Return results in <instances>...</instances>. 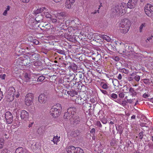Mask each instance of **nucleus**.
<instances>
[{
  "label": "nucleus",
  "instance_id": "nucleus-1",
  "mask_svg": "<svg viewBox=\"0 0 153 153\" xmlns=\"http://www.w3.org/2000/svg\"><path fill=\"white\" fill-rule=\"evenodd\" d=\"M131 26V22L129 19L124 18L121 20L119 25L120 32L122 33H126L128 31Z\"/></svg>",
  "mask_w": 153,
  "mask_h": 153
},
{
  "label": "nucleus",
  "instance_id": "nucleus-2",
  "mask_svg": "<svg viewBox=\"0 0 153 153\" xmlns=\"http://www.w3.org/2000/svg\"><path fill=\"white\" fill-rule=\"evenodd\" d=\"M127 9L126 4L123 2L121 4L115 5L113 7V12L116 14L123 15L126 13Z\"/></svg>",
  "mask_w": 153,
  "mask_h": 153
},
{
  "label": "nucleus",
  "instance_id": "nucleus-3",
  "mask_svg": "<svg viewBox=\"0 0 153 153\" xmlns=\"http://www.w3.org/2000/svg\"><path fill=\"white\" fill-rule=\"evenodd\" d=\"M36 13H42V14L45 16V17L47 18H51L52 17L48 9L45 7H42L39 9H38L36 10Z\"/></svg>",
  "mask_w": 153,
  "mask_h": 153
},
{
  "label": "nucleus",
  "instance_id": "nucleus-4",
  "mask_svg": "<svg viewBox=\"0 0 153 153\" xmlns=\"http://www.w3.org/2000/svg\"><path fill=\"white\" fill-rule=\"evenodd\" d=\"M34 96L33 93H29L25 97V102L27 106H30L33 103Z\"/></svg>",
  "mask_w": 153,
  "mask_h": 153
},
{
  "label": "nucleus",
  "instance_id": "nucleus-5",
  "mask_svg": "<svg viewBox=\"0 0 153 153\" xmlns=\"http://www.w3.org/2000/svg\"><path fill=\"white\" fill-rule=\"evenodd\" d=\"M144 11L146 14L149 17H151L153 14V5L147 4L144 7Z\"/></svg>",
  "mask_w": 153,
  "mask_h": 153
},
{
  "label": "nucleus",
  "instance_id": "nucleus-6",
  "mask_svg": "<svg viewBox=\"0 0 153 153\" xmlns=\"http://www.w3.org/2000/svg\"><path fill=\"white\" fill-rule=\"evenodd\" d=\"M65 13L64 12H62L59 13L57 14V18L60 21H59V23L60 24H62L65 23L66 25L68 26L69 25V23L71 21L70 20H65V19L63 20V21L62 22V20L63 19V17L65 16Z\"/></svg>",
  "mask_w": 153,
  "mask_h": 153
},
{
  "label": "nucleus",
  "instance_id": "nucleus-7",
  "mask_svg": "<svg viewBox=\"0 0 153 153\" xmlns=\"http://www.w3.org/2000/svg\"><path fill=\"white\" fill-rule=\"evenodd\" d=\"M59 110L52 106L50 110V114L54 118L59 117L61 113L59 112Z\"/></svg>",
  "mask_w": 153,
  "mask_h": 153
},
{
  "label": "nucleus",
  "instance_id": "nucleus-8",
  "mask_svg": "<svg viewBox=\"0 0 153 153\" xmlns=\"http://www.w3.org/2000/svg\"><path fill=\"white\" fill-rule=\"evenodd\" d=\"M71 100L76 104L83 105V103L85 100V97H84L82 98L80 96L78 95L76 96V97H74L73 98H72Z\"/></svg>",
  "mask_w": 153,
  "mask_h": 153
},
{
  "label": "nucleus",
  "instance_id": "nucleus-9",
  "mask_svg": "<svg viewBox=\"0 0 153 153\" xmlns=\"http://www.w3.org/2000/svg\"><path fill=\"white\" fill-rule=\"evenodd\" d=\"M5 118L7 123L11 124L12 123L13 120V116L10 112L8 111L6 112Z\"/></svg>",
  "mask_w": 153,
  "mask_h": 153
},
{
  "label": "nucleus",
  "instance_id": "nucleus-10",
  "mask_svg": "<svg viewBox=\"0 0 153 153\" xmlns=\"http://www.w3.org/2000/svg\"><path fill=\"white\" fill-rule=\"evenodd\" d=\"M29 59L30 60L31 62H32L33 60H37L39 59L40 55L38 53L33 52H29Z\"/></svg>",
  "mask_w": 153,
  "mask_h": 153
},
{
  "label": "nucleus",
  "instance_id": "nucleus-11",
  "mask_svg": "<svg viewBox=\"0 0 153 153\" xmlns=\"http://www.w3.org/2000/svg\"><path fill=\"white\" fill-rule=\"evenodd\" d=\"M23 66L26 65L30 64V59L29 53L27 55H23Z\"/></svg>",
  "mask_w": 153,
  "mask_h": 153
},
{
  "label": "nucleus",
  "instance_id": "nucleus-12",
  "mask_svg": "<svg viewBox=\"0 0 153 153\" xmlns=\"http://www.w3.org/2000/svg\"><path fill=\"white\" fill-rule=\"evenodd\" d=\"M20 116L21 119L24 120H27L29 117V113L25 110H22L20 112Z\"/></svg>",
  "mask_w": 153,
  "mask_h": 153
},
{
  "label": "nucleus",
  "instance_id": "nucleus-13",
  "mask_svg": "<svg viewBox=\"0 0 153 153\" xmlns=\"http://www.w3.org/2000/svg\"><path fill=\"white\" fill-rule=\"evenodd\" d=\"M137 0H129L128 2L127 7L130 9L135 7Z\"/></svg>",
  "mask_w": 153,
  "mask_h": 153
},
{
  "label": "nucleus",
  "instance_id": "nucleus-14",
  "mask_svg": "<svg viewBox=\"0 0 153 153\" xmlns=\"http://www.w3.org/2000/svg\"><path fill=\"white\" fill-rule=\"evenodd\" d=\"M76 0H66L65 7L68 9H70Z\"/></svg>",
  "mask_w": 153,
  "mask_h": 153
},
{
  "label": "nucleus",
  "instance_id": "nucleus-15",
  "mask_svg": "<svg viewBox=\"0 0 153 153\" xmlns=\"http://www.w3.org/2000/svg\"><path fill=\"white\" fill-rule=\"evenodd\" d=\"M38 100L39 102L42 104L46 102L47 100V97L44 94H40L38 97Z\"/></svg>",
  "mask_w": 153,
  "mask_h": 153
},
{
  "label": "nucleus",
  "instance_id": "nucleus-16",
  "mask_svg": "<svg viewBox=\"0 0 153 153\" xmlns=\"http://www.w3.org/2000/svg\"><path fill=\"white\" fill-rule=\"evenodd\" d=\"M91 55H92V60H94L95 62H98L99 60H100L101 58V55L99 54L98 52L97 53H92Z\"/></svg>",
  "mask_w": 153,
  "mask_h": 153
},
{
  "label": "nucleus",
  "instance_id": "nucleus-17",
  "mask_svg": "<svg viewBox=\"0 0 153 153\" xmlns=\"http://www.w3.org/2000/svg\"><path fill=\"white\" fill-rule=\"evenodd\" d=\"M62 88V86H61L60 85H58L55 90L56 92V95L57 96L61 97L63 95V93L62 91L63 90Z\"/></svg>",
  "mask_w": 153,
  "mask_h": 153
},
{
  "label": "nucleus",
  "instance_id": "nucleus-18",
  "mask_svg": "<svg viewBox=\"0 0 153 153\" xmlns=\"http://www.w3.org/2000/svg\"><path fill=\"white\" fill-rule=\"evenodd\" d=\"M72 118L75 115L76 112V108L75 107H71L68 108Z\"/></svg>",
  "mask_w": 153,
  "mask_h": 153
},
{
  "label": "nucleus",
  "instance_id": "nucleus-19",
  "mask_svg": "<svg viewBox=\"0 0 153 153\" xmlns=\"http://www.w3.org/2000/svg\"><path fill=\"white\" fill-rule=\"evenodd\" d=\"M15 63L17 66H23V56L19 57L15 60Z\"/></svg>",
  "mask_w": 153,
  "mask_h": 153
},
{
  "label": "nucleus",
  "instance_id": "nucleus-20",
  "mask_svg": "<svg viewBox=\"0 0 153 153\" xmlns=\"http://www.w3.org/2000/svg\"><path fill=\"white\" fill-rule=\"evenodd\" d=\"M73 120V123L74 124H77L80 123L81 120L79 117L76 115L72 118Z\"/></svg>",
  "mask_w": 153,
  "mask_h": 153
},
{
  "label": "nucleus",
  "instance_id": "nucleus-21",
  "mask_svg": "<svg viewBox=\"0 0 153 153\" xmlns=\"http://www.w3.org/2000/svg\"><path fill=\"white\" fill-rule=\"evenodd\" d=\"M39 27L41 29L45 30H49L51 28L50 24H49V23L44 25H42V24H40L39 25Z\"/></svg>",
  "mask_w": 153,
  "mask_h": 153
},
{
  "label": "nucleus",
  "instance_id": "nucleus-22",
  "mask_svg": "<svg viewBox=\"0 0 153 153\" xmlns=\"http://www.w3.org/2000/svg\"><path fill=\"white\" fill-rule=\"evenodd\" d=\"M74 22H76V21H77L79 23H77V24H76V23H75V24L76 25H77L78 26H76V27H70L69 28V29L70 30H71H71H72V29H73L74 30H80L81 27H80V25H79L80 22L79 21V19H75L74 20Z\"/></svg>",
  "mask_w": 153,
  "mask_h": 153
},
{
  "label": "nucleus",
  "instance_id": "nucleus-23",
  "mask_svg": "<svg viewBox=\"0 0 153 153\" xmlns=\"http://www.w3.org/2000/svg\"><path fill=\"white\" fill-rule=\"evenodd\" d=\"M83 105L84 106V109H85V108H87L88 110H90L91 106L90 103L87 102V100L85 97V100L83 103Z\"/></svg>",
  "mask_w": 153,
  "mask_h": 153
},
{
  "label": "nucleus",
  "instance_id": "nucleus-24",
  "mask_svg": "<svg viewBox=\"0 0 153 153\" xmlns=\"http://www.w3.org/2000/svg\"><path fill=\"white\" fill-rule=\"evenodd\" d=\"M64 117L65 119H69V120H70L71 121L72 120V117H71L69 112L68 111V109L67 111L64 113Z\"/></svg>",
  "mask_w": 153,
  "mask_h": 153
},
{
  "label": "nucleus",
  "instance_id": "nucleus-25",
  "mask_svg": "<svg viewBox=\"0 0 153 153\" xmlns=\"http://www.w3.org/2000/svg\"><path fill=\"white\" fill-rule=\"evenodd\" d=\"M16 153H27V150L22 147H19L16 149Z\"/></svg>",
  "mask_w": 153,
  "mask_h": 153
},
{
  "label": "nucleus",
  "instance_id": "nucleus-26",
  "mask_svg": "<svg viewBox=\"0 0 153 153\" xmlns=\"http://www.w3.org/2000/svg\"><path fill=\"white\" fill-rule=\"evenodd\" d=\"M74 78L76 80L79 79V81H81L83 79V74L81 73L78 72L76 74Z\"/></svg>",
  "mask_w": 153,
  "mask_h": 153
},
{
  "label": "nucleus",
  "instance_id": "nucleus-27",
  "mask_svg": "<svg viewBox=\"0 0 153 153\" xmlns=\"http://www.w3.org/2000/svg\"><path fill=\"white\" fill-rule=\"evenodd\" d=\"M75 147L73 146L68 147L66 149L67 153H75Z\"/></svg>",
  "mask_w": 153,
  "mask_h": 153
},
{
  "label": "nucleus",
  "instance_id": "nucleus-28",
  "mask_svg": "<svg viewBox=\"0 0 153 153\" xmlns=\"http://www.w3.org/2000/svg\"><path fill=\"white\" fill-rule=\"evenodd\" d=\"M16 92V90L13 87H10L9 89L7 91V94H11L14 96L15 93Z\"/></svg>",
  "mask_w": 153,
  "mask_h": 153
},
{
  "label": "nucleus",
  "instance_id": "nucleus-29",
  "mask_svg": "<svg viewBox=\"0 0 153 153\" xmlns=\"http://www.w3.org/2000/svg\"><path fill=\"white\" fill-rule=\"evenodd\" d=\"M7 100L8 102H10L13 100L14 98V96L12 95V94L10 95V94H7Z\"/></svg>",
  "mask_w": 153,
  "mask_h": 153
},
{
  "label": "nucleus",
  "instance_id": "nucleus-30",
  "mask_svg": "<svg viewBox=\"0 0 153 153\" xmlns=\"http://www.w3.org/2000/svg\"><path fill=\"white\" fill-rule=\"evenodd\" d=\"M60 136H54L53 137L51 140V141H53V143H54L56 144H57V143L58 142H59L60 141Z\"/></svg>",
  "mask_w": 153,
  "mask_h": 153
},
{
  "label": "nucleus",
  "instance_id": "nucleus-31",
  "mask_svg": "<svg viewBox=\"0 0 153 153\" xmlns=\"http://www.w3.org/2000/svg\"><path fill=\"white\" fill-rule=\"evenodd\" d=\"M78 92L76 91L75 90H72L69 91V95H70L72 97V98L75 97V95L77 94Z\"/></svg>",
  "mask_w": 153,
  "mask_h": 153
},
{
  "label": "nucleus",
  "instance_id": "nucleus-32",
  "mask_svg": "<svg viewBox=\"0 0 153 153\" xmlns=\"http://www.w3.org/2000/svg\"><path fill=\"white\" fill-rule=\"evenodd\" d=\"M129 93L132 96H135L137 94L136 92L134 90V88H131L129 89Z\"/></svg>",
  "mask_w": 153,
  "mask_h": 153
},
{
  "label": "nucleus",
  "instance_id": "nucleus-33",
  "mask_svg": "<svg viewBox=\"0 0 153 153\" xmlns=\"http://www.w3.org/2000/svg\"><path fill=\"white\" fill-rule=\"evenodd\" d=\"M33 65L36 67H39L42 65V63L41 61L38 60H37L36 61L33 62Z\"/></svg>",
  "mask_w": 153,
  "mask_h": 153
},
{
  "label": "nucleus",
  "instance_id": "nucleus-34",
  "mask_svg": "<svg viewBox=\"0 0 153 153\" xmlns=\"http://www.w3.org/2000/svg\"><path fill=\"white\" fill-rule=\"evenodd\" d=\"M119 52L120 54H122L124 53H125L126 50L125 49V46L123 45V46H120L119 47Z\"/></svg>",
  "mask_w": 153,
  "mask_h": 153
},
{
  "label": "nucleus",
  "instance_id": "nucleus-35",
  "mask_svg": "<svg viewBox=\"0 0 153 153\" xmlns=\"http://www.w3.org/2000/svg\"><path fill=\"white\" fill-rule=\"evenodd\" d=\"M55 108H56L58 109L59 110V112H60L61 113V112L62 111V106L61 104H59V103H57L55 105H54L53 106Z\"/></svg>",
  "mask_w": 153,
  "mask_h": 153
},
{
  "label": "nucleus",
  "instance_id": "nucleus-36",
  "mask_svg": "<svg viewBox=\"0 0 153 153\" xmlns=\"http://www.w3.org/2000/svg\"><path fill=\"white\" fill-rule=\"evenodd\" d=\"M83 150L82 149L79 148V147H77V148H75V153H83Z\"/></svg>",
  "mask_w": 153,
  "mask_h": 153
},
{
  "label": "nucleus",
  "instance_id": "nucleus-37",
  "mask_svg": "<svg viewBox=\"0 0 153 153\" xmlns=\"http://www.w3.org/2000/svg\"><path fill=\"white\" fill-rule=\"evenodd\" d=\"M103 39L107 41L108 42H110L111 41V38L110 37L106 35H103L102 36Z\"/></svg>",
  "mask_w": 153,
  "mask_h": 153
},
{
  "label": "nucleus",
  "instance_id": "nucleus-38",
  "mask_svg": "<svg viewBox=\"0 0 153 153\" xmlns=\"http://www.w3.org/2000/svg\"><path fill=\"white\" fill-rule=\"evenodd\" d=\"M109 97L111 98V99H116L117 98V94L115 93H112L108 95Z\"/></svg>",
  "mask_w": 153,
  "mask_h": 153
},
{
  "label": "nucleus",
  "instance_id": "nucleus-39",
  "mask_svg": "<svg viewBox=\"0 0 153 153\" xmlns=\"http://www.w3.org/2000/svg\"><path fill=\"white\" fill-rule=\"evenodd\" d=\"M45 76H39L37 80V82H42L45 80Z\"/></svg>",
  "mask_w": 153,
  "mask_h": 153
},
{
  "label": "nucleus",
  "instance_id": "nucleus-40",
  "mask_svg": "<svg viewBox=\"0 0 153 153\" xmlns=\"http://www.w3.org/2000/svg\"><path fill=\"white\" fill-rule=\"evenodd\" d=\"M24 77L26 82H28L30 81V78L27 74H25Z\"/></svg>",
  "mask_w": 153,
  "mask_h": 153
},
{
  "label": "nucleus",
  "instance_id": "nucleus-41",
  "mask_svg": "<svg viewBox=\"0 0 153 153\" xmlns=\"http://www.w3.org/2000/svg\"><path fill=\"white\" fill-rule=\"evenodd\" d=\"M101 85L102 88L104 89H107L108 88V86L107 85V84L104 83L103 82H102L101 83Z\"/></svg>",
  "mask_w": 153,
  "mask_h": 153
},
{
  "label": "nucleus",
  "instance_id": "nucleus-42",
  "mask_svg": "<svg viewBox=\"0 0 153 153\" xmlns=\"http://www.w3.org/2000/svg\"><path fill=\"white\" fill-rule=\"evenodd\" d=\"M4 143V140L2 138H0V149L3 148Z\"/></svg>",
  "mask_w": 153,
  "mask_h": 153
},
{
  "label": "nucleus",
  "instance_id": "nucleus-43",
  "mask_svg": "<svg viewBox=\"0 0 153 153\" xmlns=\"http://www.w3.org/2000/svg\"><path fill=\"white\" fill-rule=\"evenodd\" d=\"M102 4L101 3L100 4V5L99 6L98 9H97V10H95V11L94 12H91V14H96V13H99L100 12H99V9H100V7H101V6H102Z\"/></svg>",
  "mask_w": 153,
  "mask_h": 153
},
{
  "label": "nucleus",
  "instance_id": "nucleus-44",
  "mask_svg": "<svg viewBox=\"0 0 153 153\" xmlns=\"http://www.w3.org/2000/svg\"><path fill=\"white\" fill-rule=\"evenodd\" d=\"M100 120L103 124H106L107 123V120L104 117L101 119Z\"/></svg>",
  "mask_w": 153,
  "mask_h": 153
},
{
  "label": "nucleus",
  "instance_id": "nucleus-45",
  "mask_svg": "<svg viewBox=\"0 0 153 153\" xmlns=\"http://www.w3.org/2000/svg\"><path fill=\"white\" fill-rule=\"evenodd\" d=\"M146 24L145 23H143L142 25H140V32H142V30L143 27H146Z\"/></svg>",
  "mask_w": 153,
  "mask_h": 153
},
{
  "label": "nucleus",
  "instance_id": "nucleus-46",
  "mask_svg": "<svg viewBox=\"0 0 153 153\" xmlns=\"http://www.w3.org/2000/svg\"><path fill=\"white\" fill-rule=\"evenodd\" d=\"M95 125L97 126L98 127L101 128L102 127V125L99 121H97L95 123Z\"/></svg>",
  "mask_w": 153,
  "mask_h": 153
},
{
  "label": "nucleus",
  "instance_id": "nucleus-47",
  "mask_svg": "<svg viewBox=\"0 0 153 153\" xmlns=\"http://www.w3.org/2000/svg\"><path fill=\"white\" fill-rule=\"evenodd\" d=\"M128 70L125 68H122L121 69V72L123 73H124L125 74H128Z\"/></svg>",
  "mask_w": 153,
  "mask_h": 153
},
{
  "label": "nucleus",
  "instance_id": "nucleus-48",
  "mask_svg": "<svg viewBox=\"0 0 153 153\" xmlns=\"http://www.w3.org/2000/svg\"><path fill=\"white\" fill-rule=\"evenodd\" d=\"M134 78L136 81L138 82L140 80V77L139 76L136 75V74Z\"/></svg>",
  "mask_w": 153,
  "mask_h": 153
},
{
  "label": "nucleus",
  "instance_id": "nucleus-49",
  "mask_svg": "<svg viewBox=\"0 0 153 153\" xmlns=\"http://www.w3.org/2000/svg\"><path fill=\"white\" fill-rule=\"evenodd\" d=\"M63 94H64L65 95H67L68 94L69 95V91H67L65 89H63L62 90Z\"/></svg>",
  "mask_w": 153,
  "mask_h": 153
},
{
  "label": "nucleus",
  "instance_id": "nucleus-50",
  "mask_svg": "<svg viewBox=\"0 0 153 153\" xmlns=\"http://www.w3.org/2000/svg\"><path fill=\"white\" fill-rule=\"evenodd\" d=\"M127 103V100H123L122 101L121 105L125 107V106H126V105Z\"/></svg>",
  "mask_w": 153,
  "mask_h": 153
},
{
  "label": "nucleus",
  "instance_id": "nucleus-51",
  "mask_svg": "<svg viewBox=\"0 0 153 153\" xmlns=\"http://www.w3.org/2000/svg\"><path fill=\"white\" fill-rule=\"evenodd\" d=\"M125 94L123 92H120L119 94V97L120 98H123L124 97Z\"/></svg>",
  "mask_w": 153,
  "mask_h": 153
},
{
  "label": "nucleus",
  "instance_id": "nucleus-52",
  "mask_svg": "<svg viewBox=\"0 0 153 153\" xmlns=\"http://www.w3.org/2000/svg\"><path fill=\"white\" fill-rule=\"evenodd\" d=\"M153 37V36L151 35L150 36L148 37L146 39V40L145 41L146 43L149 42H150V40L152 39V38Z\"/></svg>",
  "mask_w": 153,
  "mask_h": 153
},
{
  "label": "nucleus",
  "instance_id": "nucleus-53",
  "mask_svg": "<svg viewBox=\"0 0 153 153\" xmlns=\"http://www.w3.org/2000/svg\"><path fill=\"white\" fill-rule=\"evenodd\" d=\"M40 17H42L41 16H38L36 17L35 18L36 21L37 22H41L42 21V19H39V18Z\"/></svg>",
  "mask_w": 153,
  "mask_h": 153
},
{
  "label": "nucleus",
  "instance_id": "nucleus-54",
  "mask_svg": "<svg viewBox=\"0 0 153 153\" xmlns=\"http://www.w3.org/2000/svg\"><path fill=\"white\" fill-rule=\"evenodd\" d=\"M33 42L34 43V44H35V45L39 44V41L36 39H33Z\"/></svg>",
  "mask_w": 153,
  "mask_h": 153
},
{
  "label": "nucleus",
  "instance_id": "nucleus-55",
  "mask_svg": "<svg viewBox=\"0 0 153 153\" xmlns=\"http://www.w3.org/2000/svg\"><path fill=\"white\" fill-rule=\"evenodd\" d=\"M3 97V92L1 91V88H0V101L2 100Z\"/></svg>",
  "mask_w": 153,
  "mask_h": 153
},
{
  "label": "nucleus",
  "instance_id": "nucleus-56",
  "mask_svg": "<svg viewBox=\"0 0 153 153\" xmlns=\"http://www.w3.org/2000/svg\"><path fill=\"white\" fill-rule=\"evenodd\" d=\"M51 19L52 21V22L53 23H56L57 21V20L56 19V18H52L51 17Z\"/></svg>",
  "mask_w": 153,
  "mask_h": 153
},
{
  "label": "nucleus",
  "instance_id": "nucleus-57",
  "mask_svg": "<svg viewBox=\"0 0 153 153\" xmlns=\"http://www.w3.org/2000/svg\"><path fill=\"white\" fill-rule=\"evenodd\" d=\"M134 99H127V103H129V104H131L132 103V102H133V100Z\"/></svg>",
  "mask_w": 153,
  "mask_h": 153
},
{
  "label": "nucleus",
  "instance_id": "nucleus-58",
  "mask_svg": "<svg viewBox=\"0 0 153 153\" xmlns=\"http://www.w3.org/2000/svg\"><path fill=\"white\" fill-rule=\"evenodd\" d=\"M57 52L58 53L61 54H65V52L64 51H62V50H59Z\"/></svg>",
  "mask_w": 153,
  "mask_h": 153
},
{
  "label": "nucleus",
  "instance_id": "nucleus-59",
  "mask_svg": "<svg viewBox=\"0 0 153 153\" xmlns=\"http://www.w3.org/2000/svg\"><path fill=\"white\" fill-rule=\"evenodd\" d=\"M139 138L140 139H142L143 138V133L142 132H140L139 134Z\"/></svg>",
  "mask_w": 153,
  "mask_h": 153
},
{
  "label": "nucleus",
  "instance_id": "nucleus-60",
  "mask_svg": "<svg viewBox=\"0 0 153 153\" xmlns=\"http://www.w3.org/2000/svg\"><path fill=\"white\" fill-rule=\"evenodd\" d=\"M100 91L102 93L104 94H107V92L106 90H100Z\"/></svg>",
  "mask_w": 153,
  "mask_h": 153
},
{
  "label": "nucleus",
  "instance_id": "nucleus-61",
  "mask_svg": "<svg viewBox=\"0 0 153 153\" xmlns=\"http://www.w3.org/2000/svg\"><path fill=\"white\" fill-rule=\"evenodd\" d=\"M90 132L91 133H93L94 134L95 132V129L94 128H93L91 129Z\"/></svg>",
  "mask_w": 153,
  "mask_h": 153
},
{
  "label": "nucleus",
  "instance_id": "nucleus-62",
  "mask_svg": "<svg viewBox=\"0 0 153 153\" xmlns=\"http://www.w3.org/2000/svg\"><path fill=\"white\" fill-rule=\"evenodd\" d=\"M6 74H4L2 75V76L1 75H0V78H1L2 79H4L5 76H6Z\"/></svg>",
  "mask_w": 153,
  "mask_h": 153
},
{
  "label": "nucleus",
  "instance_id": "nucleus-63",
  "mask_svg": "<svg viewBox=\"0 0 153 153\" xmlns=\"http://www.w3.org/2000/svg\"><path fill=\"white\" fill-rule=\"evenodd\" d=\"M143 97L146 98L149 97V95L148 94L145 93L143 94Z\"/></svg>",
  "mask_w": 153,
  "mask_h": 153
},
{
  "label": "nucleus",
  "instance_id": "nucleus-64",
  "mask_svg": "<svg viewBox=\"0 0 153 153\" xmlns=\"http://www.w3.org/2000/svg\"><path fill=\"white\" fill-rule=\"evenodd\" d=\"M34 122H30L29 123V125L28 126V127L29 128L31 127L33 125L34 123Z\"/></svg>",
  "mask_w": 153,
  "mask_h": 153
}]
</instances>
